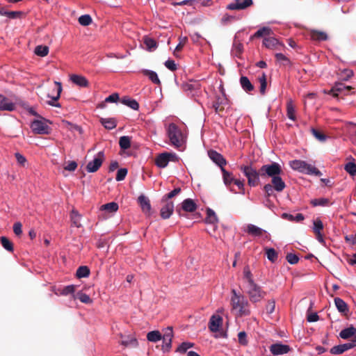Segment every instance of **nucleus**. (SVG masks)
Returning <instances> with one entry per match:
<instances>
[{
	"label": "nucleus",
	"instance_id": "obj_1",
	"mask_svg": "<svg viewBox=\"0 0 356 356\" xmlns=\"http://www.w3.org/2000/svg\"><path fill=\"white\" fill-rule=\"evenodd\" d=\"M243 284L245 292L248 296L250 301L253 303L261 301L266 295L254 280L250 267L245 266L243 270Z\"/></svg>",
	"mask_w": 356,
	"mask_h": 356
},
{
	"label": "nucleus",
	"instance_id": "obj_2",
	"mask_svg": "<svg viewBox=\"0 0 356 356\" xmlns=\"http://www.w3.org/2000/svg\"><path fill=\"white\" fill-rule=\"evenodd\" d=\"M231 305L240 316H248L251 313L248 300L235 289L232 290Z\"/></svg>",
	"mask_w": 356,
	"mask_h": 356
},
{
	"label": "nucleus",
	"instance_id": "obj_3",
	"mask_svg": "<svg viewBox=\"0 0 356 356\" xmlns=\"http://www.w3.org/2000/svg\"><path fill=\"white\" fill-rule=\"evenodd\" d=\"M289 165L293 170L302 174L317 177L322 175V172L318 169L305 161L295 159L289 162Z\"/></svg>",
	"mask_w": 356,
	"mask_h": 356
},
{
	"label": "nucleus",
	"instance_id": "obj_4",
	"mask_svg": "<svg viewBox=\"0 0 356 356\" xmlns=\"http://www.w3.org/2000/svg\"><path fill=\"white\" fill-rule=\"evenodd\" d=\"M165 129L170 143L176 147H181L183 143V134L179 128L175 123H170L165 127Z\"/></svg>",
	"mask_w": 356,
	"mask_h": 356
},
{
	"label": "nucleus",
	"instance_id": "obj_5",
	"mask_svg": "<svg viewBox=\"0 0 356 356\" xmlns=\"http://www.w3.org/2000/svg\"><path fill=\"white\" fill-rule=\"evenodd\" d=\"M282 172V169L281 165L276 162L264 165L259 169L260 176L262 178L270 177L273 179V177L281 175Z\"/></svg>",
	"mask_w": 356,
	"mask_h": 356
},
{
	"label": "nucleus",
	"instance_id": "obj_6",
	"mask_svg": "<svg viewBox=\"0 0 356 356\" xmlns=\"http://www.w3.org/2000/svg\"><path fill=\"white\" fill-rule=\"evenodd\" d=\"M240 169L247 177L249 186H255L257 185L259 181V171H257V170L251 165H242Z\"/></svg>",
	"mask_w": 356,
	"mask_h": 356
},
{
	"label": "nucleus",
	"instance_id": "obj_7",
	"mask_svg": "<svg viewBox=\"0 0 356 356\" xmlns=\"http://www.w3.org/2000/svg\"><path fill=\"white\" fill-rule=\"evenodd\" d=\"M177 156L175 153L164 152L159 154L155 160L157 167L160 168H165L170 161H177Z\"/></svg>",
	"mask_w": 356,
	"mask_h": 356
},
{
	"label": "nucleus",
	"instance_id": "obj_8",
	"mask_svg": "<svg viewBox=\"0 0 356 356\" xmlns=\"http://www.w3.org/2000/svg\"><path fill=\"white\" fill-rule=\"evenodd\" d=\"M31 128L37 134H48L50 131V127L46 122L40 120H34L31 124Z\"/></svg>",
	"mask_w": 356,
	"mask_h": 356
},
{
	"label": "nucleus",
	"instance_id": "obj_9",
	"mask_svg": "<svg viewBox=\"0 0 356 356\" xmlns=\"http://www.w3.org/2000/svg\"><path fill=\"white\" fill-rule=\"evenodd\" d=\"M104 154L103 152H99L92 161L88 162L86 165V170L88 172H95L101 167Z\"/></svg>",
	"mask_w": 356,
	"mask_h": 356
},
{
	"label": "nucleus",
	"instance_id": "obj_10",
	"mask_svg": "<svg viewBox=\"0 0 356 356\" xmlns=\"http://www.w3.org/2000/svg\"><path fill=\"white\" fill-rule=\"evenodd\" d=\"M208 156L214 163L220 168L221 170L225 168L224 166L227 164V161L221 154L211 149L208 151Z\"/></svg>",
	"mask_w": 356,
	"mask_h": 356
},
{
	"label": "nucleus",
	"instance_id": "obj_11",
	"mask_svg": "<svg viewBox=\"0 0 356 356\" xmlns=\"http://www.w3.org/2000/svg\"><path fill=\"white\" fill-rule=\"evenodd\" d=\"M173 337L172 329L170 327H167L165 330L163 336L162 337L163 346L162 349L164 352L168 351L172 346V339Z\"/></svg>",
	"mask_w": 356,
	"mask_h": 356
},
{
	"label": "nucleus",
	"instance_id": "obj_12",
	"mask_svg": "<svg viewBox=\"0 0 356 356\" xmlns=\"http://www.w3.org/2000/svg\"><path fill=\"white\" fill-rule=\"evenodd\" d=\"M339 337L343 339H348L353 337V340L350 342H354L356 344V326L350 325L348 327L343 329L339 332Z\"/></svg>",
	"mask_w": 356,
	"mask_h": 356
},
{
	"label": "nucleus",
	"instance_id": "obj_13",
	"mask_svg": "<svg viewBox=\"0 0 356 356\" xmlns=\"http://www.w3.org/2000/svg\"><path fill=\"white\" fill-rule=\"evenodd\" d=\"M252 3V0H235L234 2L228 4L227 8L232 10H244Z\"/></svg>",
	"mask_w": 356,
	"mask_h": 356
},
{
	"label": "nucleus",
	"instance_id": "obj_14",
	"mask_svg": "<svg viewBox=\"0 0 356 356\" xmlns=\"http://www.w3.org/2000/svg\"><path fill=\"white\" fill-rule=\"evenodd\" d=\"M55 88L54 89V91H55V95L54 96L48 95L49 97L51 98V101H48L47 104L50 106H55V107H60V104L59 103H56V102L60 98V93L62 92V85L61 83L58 81H55Z\"/></svg>",
	"mask_w": 356,
	"mask_h": 356
},
{
	"label": "nucleus",
	"instance_id": "obj_15",
	"mask_svg": "<svg viewBox=\"0 0 356 356\" xmlns=\"http://www.w3.org/2000/svg\"><path fill=\"white\" fill-rule=\"evenodd\" d=\"M289 350V346L281 343H273L270 346V351L273 355H284L288 353Z\"/></svg>",
	"mask_w": 356,
	"mask_h": 356
},
{
	"label": "nucleus",
	"instance_id": "obj_16",
	"mask_svg": "<svg viewBox=\"0 0 356 356\" xmlns=\"http://www.w3.org/2000/svg\"><path fill=\"white\" fill-rule=\"evenodd\" d=\"M356 346L354 342H348L338 346H334L330 349V353L333 355H340L345 351Z\"/></svg>",
	"mask_w": 356,
	"mask_h": 356
},
{
	"label": "nucleus",
	"instance_id": "obj_17",
	"mask_svg": "<svg viewBox=\"0 0 356 356\" xmlns=\"http://www.w3.org/2000/svg\"><path fill=\"white\" fill-rule=\"evenodd\" d=\"M15 104L3 95H0V111H13L15 109Z\"/></svg>",
	"mask_w": 356,
	"mask_h": 356
},
{
	"label": "nucleus",
	"instance_id": "obj_18",
	"mask_svg": "<svg viewBox=\"0 0 356 356\" xmlns=\"http://www.w3.org/2000/svg\"><path fill=\"white\" fill-rule=\"evenodd\" d=\"M174 211V204L172 202H167L161 209V216L163 219L169 218Z\"/></svg>",
	"mask_w": 356,
	"mask_h": 356
},
{
	"label": "nucleus",
	"instance_id": "obj_19",
	"mask_svg": "<svg viewBox=\"0 0 356 356\" xmlns=\"http://www.w3.org/2000/svg\"><path fill=\"white\" fill-rule=\"evenodd\" d=\"M222 322V318L220 316L213 315L209 321V328L213 332H216L218 331Z\"/></svg>",
	"mask_w": 356,
	"mask_h": 356
},
{
	"label": "nucleus",
	"instance_id": "obj_20",
	"mask_svg": "<svg viewBox=\"0 0 356 356\" xmlns=\"http://www.w3.org/2000/svg\"><path fill=\"white\" fill-rule=\"evenodd\" d=\"M271 183L274 190L278 193L283 191L286 187V184L281 177V175L273 177V179H271Z\"/></svg>",
	"mask_w": 356,
	"mask_h": 356
},
{
	"label": "nucleus",
	"instance_id": "obj_21",
	"mask_svg": "<svg viewBox=\"0 0 356 356\" xmlns=\"http://www.w3.org/2000/svg\"><path fill=\"white\" fill-rule=\"evenodd\" d=\"M246 232L253 236H261L264 234H266V230L253 224H248L247 225Z\"/></svg>",
	"mask_w": 356,
	"mask_h": 356
},
{
	"label": "nucleus",
	"instance_id": "obj_22",
	"mask_svg": "<svg viewBox=\"0 0 356 356\" xmlns=\"http://www.w3.org/2000/svg\"><path fill=\"white\" fill-rule=\"evenodd\" d=\"M205 222L213 227V231L216 230L217 227L216 224L218 222V218L215 212L211 209H208L207 211V218L205 219Z\"/></svg>",
	"mask_w": 356,
	"mask_h": 356
},
{
	"label": "nucleus",
	"instance_id": "obj_23",
	"mask_svg": "<svg viewBox=\"0 0 356 356\" xmlns=\"http://www.w3.org/2000/svg\"><path fill=\"white\" fill-rule=\"evenodd\" d=\"M72 82L80 87H87L88 86V81L87 79L81 75L72 74L70 76Z\"/></svg>",
	"mask_w": 356,
	"mask_h": 356
},
{
	"label": "nucleus",
	"instance_id": "obj_24",
	"mask_svg": "<svg viewBox=\"0 0 356 356\" xmlns=\"http://www.w3.org/2000/svg\"><path fill=\"white\" fill-rule=\"evenodd\" d=\"M181 208L187 212H193L197 209L195 202L191 198L184 200L181 203Z\"/></svg>",
	"mask_w": 356,
	"mask_h": 356
},
{
	"label": "nucleus",
	"instance_id": "obj_25",
	"mask_svg": "<svg viewBox=\"0 0 356 356\" xmlns=\"http://www.w3.org/2000/svg\"><path fill=\"white\" fill-rule=\"evenodd\" d=\"M138 202L140 205L141 209L144 212L147 213V212L150 211L151 204H150L148 197H147L145 195H140L138 197Z\"/></svg>",
	"mask_w": 356,
	"mask_h": 356
},
{
	"label": "nucleus",
	"instance_id": "obj_26",
	"mask_svg": "<svg viewBox=\"0 0 356 356\" xmlns=\"http://www.w3.org/2000/svg\"><path fill=\"white\" fill-rule=\"evenodd\" d=\"M101 124L104 127L105 129L111 130L116 127L117 122L116 120L113 118H100Z\"/></svg>",
	"mask_w": 356,
	"mask_h": 356
},
{
	"label": "nucleus",
	"instance_id": "obj_27",
	"mask_svg": "<svg viewBox=\"0 0 356 356\" xmlns=\"http://www.w3.org/2000/svg\"><path fill=\"white\" fill-rule=\"evenodd\" d=\"M120 102L124 105L129 106L133 110L138 111L139 109V104L135 99L128 97H124L120 99Z\"/></svg>",
	"mask_w": 356,
	"mask_h": 356
},
{
	"label": "nucleus",
	"instance_id": "obj_28",
	"mask_svg": "<svg viewBox=\"0 0 356 356\" xmlns=\"http://www.w3.org/2000/svg\"><path fill=\"white\" fill-rule=\"evenodd\" d=\"M286 115L291 120L295 121L296 120V108L291 99H289L286 103Z\"/></svg>",
	"mask_w": 356,
	"mask_h": 356
},
{
	"label": "nucleus",
	"instance_id": "obj_29",
	"mask_svg": "<svg viewBox=\"0 0 356 356\" xmlns=\"http://www.w3.org/2000/svg\"><path fill=\"white\" fill-rule=\"evenodd\" d=\"M272 34V30L270 27L268 26H264L261 29H259L257 32L254 33L250 37V40H252L254 38H261L264 36H269Z\"/></svg>",
	"mask_w": 356,
	"mask_h": 356
},
{
	"label": "nucleus",
	"instance_id": "obj_30",
	"mask_svg": "<svg viewBox=\"0 0 356 356\" xmlns=\"http://www.w3.org/2000/svg\"><path fill=\"white\" fill-rule=\"evenodd\" d=\"M334 304L338 309V311L341 313L346 314L348 312V305L346 302L340 298H334Z\"/></svg>",
	"mask_w": 356,
	"mask_h": 356
},
{
	"label": "nucleus",
	"instance_id": "obj_31",
	"mask_svg": "<svg viewBox=\"0 0 356 356\" xmlns=\"http://www.w3.org/2000/svg\"><path fill=\"white\" fill-rule=\"evenodd\" d=\"M222 174V179L224 184L227 187L229 188L230 185L234 183L235 179L234 178L232 173L227 171L225 168L222 169L221 170Z\"/></svg>",
	"mask_w": 356,
	"mask_h": 356
},
{
	"label": "nucleus",
	"instance_id": "obj_32",
	"mask_svg": "<svg viewBox=\"0 0 356 356\" xmlns=\"http://www.w3.org/2000/svg\"><path fill=\"white\" fill-rule=\"evenodd\" d=\"M263 44L268 49H275L277 45L280 44L279 41L273 37L265 38Z\"/></svg>",
	"mask_w": 356,
	"mask_h": 356
},
{
	"label": "nucleus",
	"instance_id": "obj_33",
	"mask_svg": "<svg viewBox=\"0 0 356 356\" xmlns=\"http://www.w3.org/2000/svg\"><path fill=\"white\" fill-rule=\"evenodd\" d=\"M240 83L242 88L245 92H251L254 90V86L250 81L249 79L247 76H241L240 78Z\"/></svg>",
	"mask_w": 356,
	"mask_h": 356
},
{
	"label": "nucleus",
	"instance_id": "obj_34",
	"mask_svg": "<svg viewBox=\"0 0 356 356\" xmlns=\"http://www.w3.org/2000/svg\"><path fill=\"white\" fill-rule=\"evenodd\" d=\"M143 73L144 75L147 76L149 79L151 80L154 83L158 85L161 83V81L156 72L150 70H143Z\"/></svg>",
	"mask_w": 356,
	"mask_h": 356
},
{
	"label": "nucleus",
	"instance_id": "obj_35",
	"mask_svg": "<svg viewBox=\"0 0 356 356\" xmlns=\"http://www.w3.org/2000/svg\"><path fill=\"white\" fill-rule=\"evenodd\" d=\"M118 204L115 202H111L105 204H103L101 207L102 211H106L109 213H113L116 212L118 209Z\"/></svg>",
	"mask_w": 356,
	"mask_h": 356
},
{
	"label": "nucleus",
	"instance_id": "obj_36",
	"mask_svg": "<svg viewBox=\"0 0 356 356\" xmlns=\"http://www.w3.org/2000/svg\"><path fill=\"white\" fill-rule=\"evenodd\" d=\"M79 299L81 302L86 304H90L92 302L90 297L85 293L79 291L75 295H73V299Z\"/></svg>",
	"mask_w": 356,
	"mask_h": 356
},
{
	"label": "nucleus",
	"instance_id": "obj_37",
	"mask_svg": "<svg viewBox=\"0 0 356 356\" xmlns=\"http://www.w3.org/2000/svg\"><path fill=\"white\" fill-rule=\"evenodd\" d=\"M333 90L339 92H343L344 95H348L349 91L352 90V87L339 82L335 83Z\"/></svg>",
	"mask_w": 356,
	"mask_h": 356
},
{
	"label": "nucleus",
	"instance_id": "obj_38",
	"mask_svg": "<svg viewBox=\"0 0 356 356\" xmlns=\"http://www.w3.org/2000/svg\"><path fill=\"white\" fill-rule=\"evenodd\" d=\"M312 38L314 40L325 41L327 40L328 36L325 32L314 31L312 32Z\"/></svg>",
	"mask_w": 356,
	"mask_h": 356
},
{
	"label": "nucleus",
	"instance_id": "obj_39",
	"mask_svg": "<svg viewBox=\"0 0 356 356\" xmlns=\"http://www.w3.org/2000/svg\"><path fill=\"white\" fill-rule=\"evenodd\" d=\"M75 291V286L74 285H68L65 286L61 290H58V292H56L55 293L56 295H60V296H67L70 294H72V296L74 295Z\"/></svg>",
	"mask_w": 356,
	"mask_h": 356
},
{
	"label": "nucleus",
	"instance_id": "obj_40",
	"mask_svg": "<svg viewBox=\"0 0 356 356\" xmlns=\"http://www.w3.org/2000/svg\"><path fill=\"white\" fill-rule=\"evenodd\" d=\"M282 218L287 219L290 221L296 222H300L305 219V217L302 213H297L296 215L293 216L292 214L284 213L282 214Z\"/></svg>",
	"mask_w": 356,
	"mask_h": 356
},
{
	"label": "nucleus",
	"instance_id": "obj_41",
	"mask_svg": "<svg viewBox=\"0 0 356 356\" xmlns=\"http://www.w3.org/2000/svg\"><path fill=\"white\" fill-rule=\"evenodd\" d=\"M162 336L159 331H151L147 333V339L151 342H157L162 339Z\"/></svg>",
	"mask_w": 356,
	"mask_h": 356
},
{
	"label": "nucleus",
	"instance_id": "obj_42",
	"mask_svg": "<svg viewBox=\"0 0 356 356\" xmlns=\"http://www.w3.org/2000/svg\"><path fill=\"white\" fill-rule=\"evenodd\" d=\"M243 44L236 40L235 38L233 46H232V52L235 54V56H238L243 51Z\"/></svg>",
	"mask_w": 356,
	"mask_h": 356
},
{
	"label": "nucleus",
	"instance_id": "obj_43",
	"mask_svg": "<svg viewBox=\"0 0 356 356\" xmlns=\"http://www.w3.org/2000/svg\"><path fill=\"white\" fill-rule=\"evenodd\" d=\"M81 215L79 213V212L76 210H72L71 213V220L72 224L76 227H81V224L80 222L81 221Z\"/></svg>",
	"mask_w": 356,
	"mask_h": 356
},
{
	"label": "nucleus",
	"instance_id": "obj_44",
	"mask_svg": "<svg viewBox=\"0 0 356 356\" xmlns=\"http://www.w3.org/2000/svg\"><path fill=\"white\" fill-rule=\"evenodd\" d=\"M89 275L90 269L86 266L79 267L76 273L78 278L88 277Z\"/></svg>",
	"mask_w": 356,
	"mask_h": 356
},
{
	"label": "nucleus",
	"instance_id": "obj_45",
	"mask_svg": "<svg viewBox=\"0 0 356 356\" xmlns=\"http://www.w3.org/2000/svg\"><path fill=\"white\" fill-rule=\"evenodd\" d=\"M35 54L41 57L46 56L49 53V47L45 45H38L35 48Z\"/></svg>",
	"mask_w": 356,
	"mask_h": 356
},
{
	"label": "nucleus",
	"instance_id": "obj_46",
	"mask_svg": "<svg viewBox=\"0 0 356 356\" xmlns=\"http://www.w3.org/2000/svg\"><path fill=\"white\" fill-rule=\"evenodd\" d=\"M119 145L121 149H127L131 146V140L129 136H124L120 138Z\"/></svg>",
	"mask_w": 356,
	"mask_h": 356
},
{
	"label": "nucleus",
	"instance_id": "obj_47",
	"mask_svg": "<svg viewBox=\"0 0 356 356\" xmlns=\"http://www.w3.org/2000/svg\"><path fill=\"white\" fill-rule=\"evenodd\" d=\"M144 44L146 46V49L149 51H154L157 47L156 41L147 37L144 38Z\"/></svg>",
	"mask_w": 356,
	"mask_h": 356
},
{
	"label": "nucleus",
	"instance_id": "obj_48",
	"mask_svg": "<svg viewBox=\"0 0 356 356\" xmlns=\"http://www.w3.org/2000/svg\"><path fill=\"white\" fill-rule=\"evenodd\" d=\"M193 343L183 342L178 346L176 351L180 353H185L189 348H193Z\"/></svg>",
	"mask_w": 356,
	"mask_h": 356
},
{
	"label": "nucleus",
	"instance_id": "obj_49",
	"mask_svg": "<svg viewBox=\"0 0 356 356\" xmlns=\"http://www.w3.org/2000/svg\"><path fill=\"white\" fill-rule=\"evenodd\" d=\"M339 76L341 80L348 81L353 76V71L348 68L343 69V70L341 71Z\"/></svg>",
	"mask_w": 356,
	"mask_h": 356
},
{
	"label": "nucleus",
	"instance_id": "obj_50",
	"mask_svg": "<svg viewBox=\"0 0 356 356\" xmlns=\"http://www.w3.org/2000/svg\"><path fill=\"white\" fill-rule=\"evenodd\" d=\"M311 203L313 206L317 207V206H328L330 204V201L327 198H318V199H314L311 201Z\"/></svg>",
	"mask_w": 356,
	"mask_h": 356
},
{
	"label": "nucleus",
	"instance_id": "obj_51",
	"mask_svg": "<svg viewBox=\"0 0 356 356\" xmlns=\"http://www.w3.org/2000/svg\"><path fill=\"white\" fill-rule=\"evenodd\" d=\"M79 23L82 26H88L92 23V17L89 15H83L79 17Z\"/></svg>",
	"mask_w": 356,
	"mask_h": 356
},
{
	"label": "nucleus",
	"instance_id": "obj_52",
	"mask_svg": "<svg viewBox=\"0 0 356 356\" xmlns=\"http://www.w3.org/2000/svg\"><path fill=\"white\" fill-rule=\"evenodd\" d=\"M1 243L2 246L8 251L13 252V243L5 236H1Z\"/></svg>",
	"mask_w": 356,
	"mask_h": 356
},
{
	"label": "nucleus",
	"instance_id": "obj_53",
	"mask_svg": "<svg viewBox=\"0 0 356 356\" xmlns=\"http://www.w3.org/2000/svg\"><path fill=\"white\" fill-rule=\"evenodd\" d=\"M345 170L352 176L356 175V164L353 162H348L345 165Z\"/></svg>",
	"mask_w": 356,
	"mask_h": 356
},
{
	"label": "nucleus",
	"instance_id": "obj_54",
	"mask_svg": "<svg viewBox=\"0 0 356 356\" xmlns=\"http://www.w3.org/2000/svg\"><path fill=\"white\" fill-rule=\"evenodd\" d=\"M266 256L268 260L275 262L277 259V253L274 248H268L266 250Z\"/></svg>",
	"mask_w": 356,
	"mask_h": 356
},
{
	"label": "nucleus",
	"instance_id": "obj_55",
	"mask_svg": "<svg viewBox=\"0 0 356 356\" xmlns=\"http://www.w3.org/2000/svg\"><path fill=\"white\" fill-rule=\"evenodd\" d=\"M313 225V230L315 234H319V232H321L322 229H323V225L319 218L314 220Z\"/></svg>",
	"mask_w": 356,
	"mask_h": 356
},
{
	"label": "nucleus",
	"instance_id": "obj_56",
	"mask_svg": "<svg viewBox=\"0 0 356 356\" xmlns=\"http://www.w3.org/2000/svg\"><path fill=\"white\" fill-rule=\"evenodd\" d=\"M127 175V168H120L118 170L115 179L118 181H122L125 179Z\"/></svg>",
	"mask_w": 356,
	"mask_h": 356
},
{
	"label": "nucleus",
	"instance_id": "obj_57",
	"mask_svg": "<svg viewBox=\"0 0 356 356\" xmlns=\"http://www.w3.org/2000/svg\"><path fill=\"white\" fill-rule=\"evenodd\" d=\"M238 343L242 346H247L248 341L247 339V334L245 332L242 331L238 334Z\"/></svg>",
	"mask_w": 356,
	"mask_h": 356
},
{
	"label": "nucleus",
	"instance_id": "obj_58",
	"mask_svg": "<svg viewBox=\"0 0 356 356\" xmlns=\"http://www.w3.org/2000/svg\"><path fill=\"white\" fill-rule=\"evenodd\" d=\"M180 191H181L180 188H175L174 190H172V191H170V193L166 194L165 196H163V201H166L167 202V200L168 199L172 198L173 197H175V195L179 194L180 193Z\"/></svg>",
	"mask_w": 356,
	"mask_h": 356
},
{
	"label": "nucleus",
	"instance_id": "obj_59",
	"mask_svg": "<svg viewBox=\"0 0 356 356\" xmlns=\"http://www.w3.org/2000/svg\"><path fill=\"white\" fill-rule=\"evenodd\" d=\"M286 259L290 264H296L298 262L299 257L295 254L289 253L286 257Z\"/></svg>",
	"mask_w": 356,
	"mask_h": 356
},
{
	"label": "nucleus",
	"instance_id": "obj_60",
	"mask_svg": "<svg viewBox=\"0 0 356 356\" xmlns=\"http://www.w3.org/2000/svg\"><path fill=\"white\" fill-rule=\"evenodd\" d=\"M312 132L314 136L318 139L319 141L323 142L326 140V136L323 133H321L318 130L315 129H312Z\"/></svg>",
	"mask_w": 356,
	"mask_h": 356
},
{
	"label": "nucleus",
	"instance_id": "obj_61",
	"mask_svg": "<svg viewBox=\"0 0 356 356\" xmlns=\"http://www.w3.org/2000/svg\"><path fill=\"white\" fill-rule=\"evenodd\" d=\"M179 44L177 45V47H175V51H174V54L176 56V51H180L182 47L185 45V44L186 43L187 40H188V38L187 37H180L179 38Z\"/></svg>",
	"mask_w": 356,
	"mask_h": 356
},
{
	"label": "nucleus",
	"instance_id": "obj_62",
	"mask_svg": "<svg viewBox=\"0 0 356 356\" xmlns=\"http://www.w3.org/2000/svg\"><path fill=\"white\" fill-rule=\"evenodd\" d=\"M275 308V302L274 300H269L266 305V309L268 314H272L274 312Z\"/></svg>",
	"mask_w": 356,
	"mask_h": 356
},
{
	"label": "nucleus",
	"instance_id": "obj_63",
	"mask_svg": "<svg viewBox=\"0 0 356 356\" xmlns=\"http://www.w3.org/2000/svg\"><path fill=\"white\" fill-rule=\"evenodd\" d=\"M22 225L19 222H17L13 225V232L17 236H20L22 234Z\"/></svg>",
	"mask_w": 356,
	"mask_h": 356
},
{
	"label": "nucleus",
	"instance_id": "obj_64",
	"mask_svg": "<svg viewBox=\"0 0 356 356\" xmlns=\"http://www.w3.org/2000/svg\"><path fill=\"white\" fill-rule=\"evenodd\" d=\"M344 239H345L346 242L349 243L353 245H355L356 244V233L354 234H349V235L345 236Z\"/></svg>",
	"mask_w": 356,
	"mask_h": 356
}]
</instances>
